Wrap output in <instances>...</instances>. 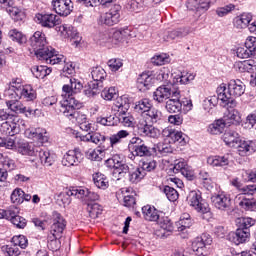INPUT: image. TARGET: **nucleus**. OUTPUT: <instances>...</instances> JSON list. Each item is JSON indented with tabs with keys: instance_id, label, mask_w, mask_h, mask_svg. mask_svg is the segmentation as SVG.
<instances>
[{
	"instance_id": "e2e57ef3",
	"label": "nucleus",
	"mask_w": 256,
	"mask_h": 256,
	"mask_svg": "<svg viewBox=\"0 0 256 256\" xmlns=\"http://www.w3.org/2000/svg\"><path fill=\"white\" fill-rule=\"evenodd\" d=\"M96 121L100 125H104V127H115V125H117V118L113 115L108 117H98Z\"/></svg>"
},
{
	"instance_id": "5fc2aeb1",
	"label": "nucleus",
	"mask_w": 256,
	"mask_h": 256,
	"mask_svg": "<svg viewBox=\"0 0 256 256\" xmlns=\"http://www.w3.org/2000/svg\"><path fill=\"white\" fill-rule=\"evenodd\" d=\"M86 155L90 161H103V158L105 157V150L98 147L93 150H89Z\"/></svg>"
},
{
	"instance_id": "c9c22d12",
	"label": "nucleus",
	"mask_w": 256,
	"mask_h": 256,
	"mask_svg": "<svg viewBox=\"0 0 256 256\" xmlns=\"http://www.w3.org/2000/svg\"><path fill=\"white\" fill-rule=\"evenodd\" d=\"M78 199L82 201H99V194L90 191L86 187H78Z\"/></svg>"
},
{
	"instance_id": "6e6552de",
	"label": "nucleus",
	"mask_w": 256,
	"mask_h": 256,
	"mask_svg": "<svg viewBox=\"0 0 256 256\" xmlns=\"http://www.w3.org/2000/svg\"><path fill=\"white\" fill-rule=\"evenodd\" d=\"M211 243H213L211 236L209 234H202L193 240L192 250L198 256H207L209 255V245Z\"/></svg>"
},
{
	"instance_id": "c03bdc74",
	"label": "nucleus",
	"mask_w": 256,
	"mask_h": 256,
	"mask_svg": "<svg viewBox=\"0 0 256 256\" xmlns=\"http://www.w3.org/2000/svg\"><path fill=\"white\" fill-rule=\"evenodd\" d=\"M142 213L146 221H159V212L155 207H151L149 205L143 206Z\"/></svg>"
},
{
	"instance_id": "39448f33",
	"label": "nucleus",
	"mask_w": 256,
	"mask_h": 256,
	"mask_svg": "<svg viewBox=\"0 0 256 256\" xmlns=\"http://www.w3.org/2000/svg\"><path fill=\"white\" fill-rule=\"evenodd\" d=\"M105 165L109 169H114L113 177L114 179H117V181H121V179L125 181L129 175V172L131 171V167H129V165L123 161L119 154L107 159Z\"/></svg>"
},
{
	"instance_id": "c85d7f7f",
	"label": "nucleus",
	"mask_w": 256,
	"mask_h": 256,
	"mask_svg": "<svg viewBox=\"0 0 256 256\" xmlns=\"http://www.w3.org/2000/svg\"><path fill=\"white\" fill-rule=\"evenodd\" d=\"M226 127L239 125L241 123V113L237 109L230 110L222 119Z\"/></svg>"
},
{
	"instance_id": "bb28decb",
	"label": "nucleus",
	"mask_w": 256,
	"mask_h": 256,
	"mask_svg": "<svg viewBox=\"0 0 256 256\" xmlns=\"http://www.w3.org/2000/svg\"><path fill=\"white\" fill-rule=\"evenodd\" d=\"M25 85L21 84V79L16 78L10 82V87L5 91L4 95L6 99H15Z\"/></svg>"
},
{
	"instance_id": "9b49d317",
	"label": "nucleus",
	"mask_w": 256,
	"mask_h": 256,
	"mask_svg": "<svg viewBox=\"0 0 256 256\" xmlns=\"http://www.w3.org/2000/svg\"><path fill=\"white\" fill-rule=\"evenodd\" d=\"M136 129L138 131V135H141V137L159 139V137L161 136V130L151 124H147V121H145L144 119L140 120L137 123Z\"/></svg>"
},
{
	"instance_id": "2f4dec72",
	"label": "nucleus",
	"mask_w": 256,
	"mask_h": 256,
	"mask_svg": "<svg viewBox=\"0 0 256 256\" xmlns=\"http://www.w3.org/2000/svg\"><path fill=\"white\" fill-rule=\"evenodd\" d=\"M234 69L239 73H251L256 69V62L254 60L236 62Z\"/></svg>"
},
{
	"instance_id": "aec40b11",
	"label": "nucleus",
	"mask_w": 256,
	"mask_h": 256,
	"mask_svg": "<svg viewBox=\"0 0 256 256\" xmlns=\"http://www.w3.org/2000/svg\"><path fill=\"white\" fill-rule=\"evenodd\" d=\"M13 5H15L13 0H0V7L6 9L7 13L14 21H22L24 17L23 11Z\"/></svg>"
},
{
	"instance_id": "774afa93",
	"label": "nucleus",
	"mask_w": 256,
	"mask_h": 256,
	"mask_svg": "<svg viewBox=\"0 0 256 256\" xmlns=\"http://www.w3.org/2000/svg\"><path fill=\"white\" fill-rule=\"evenodd\" d=\"M167 199H169L170 201H177V199H179V192H177V190H175V188L170 187V186H165L163 189Z\"/></svg>"
},
{
	"instance_id": "c756f323",
	"label": "nucleus",
	"mask_w": 256,
	"mask_h": 256,
	"mask_svg": "<svg viewBox=\"0 0 256 256\" xmlns=\"http://www.w3.org/2000/svg\"><path fill=\"white\" fill-rule=\"evenodd\" d=\"M0 133L13 137V135L19 133V125L13 121H5L0 125Z\"/></svg>"
},
{
	"instance_id": "a19ab883",
	"label": "nucleus",
	"mask_w": 256,
	"mask_h": 256,
	"mask_svg": "<svg viewBox=\"0 0 256 256\" xmlns=\"http://www.w3.org/2000/svg\"><path fill=\"white\" fill-rule=\"evenodd\" d=\"M131 133L127 130H120L109 137L110 146L115 147V145H119V143H123L124 139H127Z\"/></svg>"
},
{
	"instance_id": "603ef678",
	"label": "nucleus",
	"mask_w": 256,
	"mask_h": 256,
	"mask_svg": "<svg viewBox=\"0 0 256 256\" xmlns=\"http://www.w3.org/2000/svg\"><path fill=\"white\" fill-rule=\"evenodd\" d=\"M0 165L6 171H13L16 167L15 160L5 154H0Z\"/></svg>"
},
{
	"instance_id": "864d4df0",
	"label": "nucleus",
	"mask_w": 256,
	"mask_h": 256,
	"mask_svg": "<svg viewBox=\"0 0 256 256\" xmlns=\"http://www.w3.org/2000/svg\"><path fill=\"white\" fill-rule=\"evenodd\" d=\"M79 3L85 5V7H97L98 5H103L107 7V5H111V3H115L117 0H78Z\"/></svg>"
},
{
	"instance_id": "1a4fd4ad",
	"label": "nucleus",
	"mask_w": 256,
	"mask_h": 256,
	"mask_svg": "<svg viewBox=\"0 0 256 256\" xmlns=\"http://www.w3.org/2000/svg\"><path fill=\"white\" fill-rule=\"evenodd\" d=\"M67 227V221L59 212L52 213V225L50 227V235L53 239H61L63 237V231Z\"/></svg>"
},
{
	"instance_id": "bf43d9fd",
	"label": "nucleus",
	"mask_w": 256,
	"mask_h": 256,
	"mask_svg": "<svg viewBox=\"0 0 256 256\" xmlns=\"http://www.w3.org/2000/svg\"><path fill=\"white\" fill-rule=\"evenodd\" d=\"M144 115L149 121H151V123H157V121H161L162 117L161 111L153 108V106H151L148 112Z\"/></svg>"
},
{
	"instance_id": "0eeeda50",
	"label": "nucleus",
	"mask_w": 256,
	"mask_h": 256,
	"mask_svg": "<svg viewBox=\"0 0 256 256\" xmlns=\"http://www.w3.org/2000/svg\"><path fill=\"white\" fill-rule=\"evenodd\" d=\"M128 147L136 157H151L155 155V149L149 148V146L145 145V141L139 137L132 138Z\"/></svg>"
},
{
	"instance_id": "4be33fe9",
	"label": "nucleus",
	"mask_w": 256,
	"mask_h": 256,
	"mask_svg": "<svg viewBox=\"0 0 256 256\" xmlns=\"http://www.w3.org/2000/svg\"><path fill=\"white\" fill-rule=\"evenodd\" d=\"M24 135L28 139H34L35 141H38L40 145H43V143H47L49 141V134L47 133V130L43 128L27 129Z\"/></svg>"
},
{
	"instance_id": "a878e982",
	"label": "nucleus",
	"mask_w": 256,
	"mask_h": 256,
	"mask_svg": "<svg viewBox=\"0 0 256 256\" xmlns=\"http://www.w3.org/2000/svg\"><path fill=\"white\" fill-rule=\"evenodd\" d=\"M162 135L163 137H166V139H170L169 143L185 142V134L170 127L164 128L162 130Z\"/></svg>"
},
{
	"instance_id": "4468645a",
	"label": "nucleus",
	"mask_w": 256,
	"mask_h": 256,
	"mask_svg": "<svg viewBox=\"0 0 256 256\" xmlns=\"http://www.w3.org/2000/svg\"><path fill=\"white\" fill-rule=\"evenodd\" d=\"M6 105L10 111H13V113H24L26 117H29V115H35V113L39 111L37 109L33 110L25 107L17 98H7Z\"/></svg>"
},
{
	"instance_id": "412c9836",
	"label": "nucleus",
	"mask_w": 256,
	"mask_h": 256,
	"mask_svg": "<svg viewBox=\"0 0 256 256\" xmlns=\"http://www.w3.org/2000/svg\"><path fill=\"white\" fill-rule=\"evenodd\" d=\"M165 108L168 113H179L181 111V91L175 90L173 92V96L166 101Z\"/></svg>"
},
{
	"instance_id": "13d9d810",
	"label": "nucleus",
	"mask_w": 256,
	"mask_h": 256,
	"mask_svg": "<svg viewBox=\"0 0 256 256\" xmlns=\"http://www.w3.org/2000/svg\"><path fill=\"white\" fill-rule=\"evenodd\" d=\"M237 223H238V229L249 231V229H251V227L255 225V220L249 217H246V218L242 217V218H238Z\"/></svg>"
},
{
	"instance_id": "423d86ee",
	"label": "nucleus",
	"mask_w": 256,
	"mask_h": 256,
	"mask_svg": "<svg viewBox=\"0 0 256 256\" xmlns=\"http://www.w3.org/2000/svg\"><path fill=\"white\" fill-rule=\"evenodd\" d=\"M30 47H32L37 59H43L46 51H49L51 46H47V36L41 31H36L29 40Z\"/></svg>"
},
{
	"instance_id": "58836bf2",
	"label": "nucleus",
	"mask_w": 256,
	"mask_h": 256,
	"mask_svg": "<svg viewBox=\"0 0 256 256\" xmlns=\"http://www.w3.org/2000/svg\"><path fill=\"white\" fill-rule=\"evenodd\" d=\"M154 155L157 157H165L169 155V153H173V148L170 143L160 142L156 146L153 147Z\"/></svg>"
},
{
	"instance_id": "f8f14e48",
	"label": "nucleus",
	"mask_w": 256,
	"mask_h": 256,
	"mask_svg": "<svg viewBox=\"0 0 256 256\" xmlns=\"http://www.w3.org/2000/svg\"><path fill=\"white\" fill-rule=\"evenodd\" d=\"M187 201L198 213H209V204L203 202L201 192L191 191L187 197Z\"/></svg>"
},
{
	"instance_id": "4d7b16f0",
	"label": "nucleus",
	"mask_w": 256,
	"mask_h": 256,
	"mask_svg": "<svg viewBox=\"0 0 256 256\" xmlns=\"http://www.w3.org/2000/svg\"><path fill=\"white\" fill-rule=\"evenodd\" d=\"M93 181L98 189H107L109 187V181H107V178L103 174L96 173L93 176Z\"/></svg>"
},
{
	"instance_id": "72a5a7b5",
	"label": "nucleus",
	"mask_w": 256,
	"mask_h": 256,
	"mask_svg": "<svg viewBox=\"0 0 256 256\" xmlns=\"http://www.w3.org/2000/svg\"><path fill=\"white\" fill-rule=\"evenodd\" d=\"M153 85V76L142 73L138 79H137V88L139 91H147L151 89V86Z\"/></svg>"
},
{
	"instance_id": "7ed1b4c3",
	"label": "nucleus",
	"mask_w": 256,
	"mask_h": 256,
	"mask_svg": "<svg viewBox=\"0 0 256 256\" xmlns=\"http://www.w3.org/2000/svg\"><path fill=\"white\" fill-rule=\"evenodd\" d=\"M17 151L21 155H28L30 157H39L41 163L46 167H51L55 163V154L49 150H42L34 143H29L25 140H19L17 142Z\"/></svg>"
},
{
	"instance_id": "7c9ffc66",
	"label": "nucleus",
	"mask_w": 256,
	"mask_h": 256,
	"mask_svg": "<svg viewBox=\"0 0 256 256\" xmlns=\"http://www.w3.org/2000/svg\"><path fill=\"white\" fill-rule=\"evenodd\" d=\"M190 31L189 28H178L176 30L168 31L163 39L164 41H173L175 39H183V37H187L189 35Z\"/></svg>"
},
{
	"instance_id": "338daca9",
	"label": "nucleus",
	"mask_w": 256,
	"mask_h": 256,
	"mask_svg": "<svg viewBox=\"0 0 256 256\" xmlns=\"http://www.w3.org/2000/svg\"><path fill=\"white\" fill-rule=\"evenodd\" d=\"M2 251L7 256H19V255H21V250L19 249V246H15V245H13V246L5 245V246L2 247Z\"/></svg>"
},
{
	"instance_id": "3c124183",
	"label": "nucleus",
	"mask_w": 256,
	"mask_h": 256,
	"mask_svg": "<svg viewBox=\"0 0 256 256\" xmlns=\"http://www.w3.org/2000/svg\"><path fill=\"white\" fill-rule=\"evenodd\" d=\"M87 212L89 213V217L91 219H97L99 215L103 212V206L98 203H88Z\"/></svg>"
},
{
	"instance_id": "052dcab7",
	"label": "nucleus",
	"mask_w": 256,
	"mask_h": 256,
	"mask_svg": "<svg viewBox=\"0 0 256 256\" xmlns=\"http://www.w3.org/2000/svg\"><path fill=\"white\" fill-rule=\"evenodd\" d=\"M101 97L105 101H112V99H115V97H117V88L115 87L102 88Z\"/></svg>"
},
{
	"instance_id": "e433bc0d",
	"label": "nucleus",
	"mask_w": 256,
	"mask_h": 256,
	"mask_svg": "<svg viewBox=\"0 0 256 256\" xmlns=\"http://www.w3.org/2000/svg\"><path fill=\"white\" fill-rule=\"evenodd\" d=\"M71 197H76V199H79L78 188H72L66 192L60 193L58 196V201H61L64 207H67V205L71 204Z\"/></svg>"
},
{
	"instance_id": "a211bd4d",
	"label": "nucleus",
	"mask_w": 256,
	"mask_h": 256,
	"mask_svg": "<svg viewBox=\"0 0 256 256\" xmlns=\"http://www.w3.org/2000/svg\"><path fill=\"white\" fill-rule=\"evenodd\" d=\"M102 23L104 25H108L109 27H113V25H117L121 19V6L115 5L108 12H106L102 17Z\"/></svg>"
},
{
	"instance_id": "a18cd8bd",
	"label": "nucleus",
	"mask_w": 256,
	"mask_h": 256,
	"mask_svg": "<svg viewBox=\"0 0 256 256\" xmlns=\"http://www.w3.org/2000/svg\"><path fill=\"white\" fill-rule=\"evenodd\" d=\"M225 127H227L226 124L223 122L222 119H219L209 125L208 133H210V135H221V133L225 131Z\"/></svg>"
},
{
	"instance_id": "6ab92c4d",
	"label": "nucleus",
	"mask_w": 256,
	"mask_h": 256,
	"mask_svg": "<svg viewBox=\"0 0 256 256\" xmlns=\"http://www.w3.org/2000/svg\"><path fill=\"white\" fill-rule=\"evenodd\" d=\"M35 21L48 29L57 27L61 23V19L57 14H37Z\"/></svg>"
},
{
	"instance_id": "ddd939ff",
	"label": "nucleus",
	"mask_w": 256,
	"mask_h": 256,
	"mask_svg": "<svg viewBox=\"0 0 256 256\" xmlns=\"http://www.w3.org/2000/svg\"><path fill=\"white\" fill-rule=\"evenodd\" d=\"M81 161H83V152H81V149L75 148L74 150H69L63 156L62 165L64 167H77Z\"/></svg>"
},
{
	"instance_id": "2eb2a0df",
	"label": "nucleus",
	"mask_w": 256,
	"mask_h": 256,
	"mask_svg": "<svg viewBox=\"0 0 256 256\" xmlns=\"http://www.w3.org/2000/svg\"><path fill=\"white\" fill-rule=\"evenodd\" d=\"M214 0H188L186 3L189 11H195L197 17H201V14L205 13L211 7V3Z\"/></svg>"
},
{
	"instance_id": "4c0bfd02",
	"label": "nucleus",
	"mask_w": 256,
	"mask_h": 256,
	"mask_svg": "<svg viewBox=\"0 0 256 256\" xmlns=\"http://www.w3.org/2000/svg\"><path fill=\"white\" fill-rule=\"evenodd\" d=\"M207 163L211 167H227L229 165V154L224 156H210L207 159Z\"/></svg>"
},
{
	"instance_id": "37998d69",
	"label": "nucleus",
	"mask_w": 256,
	"mask_h": 256,
	"mask_svg": "<svg viewBox=\"0 0 256 256\" xmlns=\"http://www.w3.org/2000/svg\"><path fill=\"white\" fill-rule=\"evenodd\" d=\"M251 20V14H242L236 16L233 21L234 27H236V29H245L246 27H249V23H251Z\"/></svg>"
},
{
	"instance_id": "5701e85b",
	"label": "nucleus",
	"mask_w": 256,
	"mask_h": 256,
	"mask_svg": "<svg viewBox=\"0 0 256 256\" xmlns=\"http://www.w3.org/2000/svg\"><path fill=\"white\" fill-rule=\"evenodd\" d=\"M56 29L58 33H60V35L64 37V39H73L76 47L77 45H79V43H81V37L77 33V30L73 28V26L65 24V25L59 26Z\"/></svg>"
},
{
	"instance_id": "49530a36",
	"label": "nucleus",
	"mask_w": 256,
	"mask_h": 256,
	"mask_svg": "<svg viewBox=\"0 0 256 256\" xmlns=\"http://www.w3.org/2000/svg\"><path fill=\"white\" fill-rule=\"evenodd\" d=\"M128 181L130 183H139L143 177H145V172L142 171L141 168H130V172H128Z\"/></svg>"
},
{
	"instance_id": "f3484780",
	"label": "nucleus",
	"mask_w": 256,
	"mask_h": 256,
	"mask_svg": "<svg viewBox=\"0 0 256 256\" xmlns=\"http://www.w3.org/2000/svg\"><path fill=\"white\" fill-rule=\"evenodd\" d=\"M211 202L215 209L219 211H231V197L227 194H216L211 197Z\"/></svg>"
},
{
	"instance_id": "f03ea898",
	"label": "nucleus",
	"mask_w": 256,
	"mask_h": 256,
	"mask_svg": "<svg viewBox=\"0 0 256 256\" xmlns=\"http://www.w3.org/2000/svg\"><path fill=\"white\" fill-rule=\"evenodd\" d=\"M219 101L223 107H230L233 109L237 107V97H241L245 94V83L239 79H232L228 82V85L222 83L216 89Z\"/></svg>"
},
{
	"instance_id": "79ce46f5",
	"label": "nucleus",
	"mask_w": 256,
	"mask_h": 256,
	"mask_svg": "<svg viewBox=\"0 0 256 256\" xmlns=\"http://www.w3.org/2000/svg\"><path fill=\"white\" fill-rule=\"evenodd\" d=\"M101 91H103V83L90 82L88 87L84 89V95H86V97H95V95H99Z\"/></svg>"
},
{
	"instance_id": "69168bd1",
	"label": "nucleus",
	"mask_w": 256,
	"mask_h": 256,
	"mask_svg": "<svg viewBox=\"0 0 256 256\" xmlns=\"http://www.w3.org/2000/svg\"><path fill=\"white\" fill-rule=\"evenodd\" d=\"M241 178L244 183H256V171L253 170H243L241 172Z\"/></svg>"
},
{
	"instance_id": "20e7f679",
	"label": "nucleus",
	"mask_w": 256,
	"mask_h": 256,
	"mask_svg": "<svg viewBox=\"0 0 256 256\" xmlns=\"http://www.w3.org/2000/svg\"><path fill=\"white\" fill-rule=\"evenodd\" d=\"M222 139L228 147L237 149L241 157L251 155L256 151V140H241V138H239V133L235 132V130L226 131Z\"/></svg>"
},
{
	"instance_id": "09e8293b",
	"label": "nucleus",
	"mask_w": 256,
	"mask_h": 256,
	"mask_svg": "<svg viewBox=\"0 0 256 256\" xmlns=\"http://www.w3.org/2000/svg\"><path fill=\"white\" fill-rule=\"evenodd\" d=\"M91 76L93 79L92 83H103V80L107 77V72L101 67H94L92 68Z\"/></svg>"
},
{
	"instance_id": "393cba45",
	"label": "nucleus",
	"mask_w": 256,
	"mask_h": 256,
	"mask_svg": "<svg viewBox=\"0 0 256 256\" xmlns=\"http://www.w3.org/2000/svg\"><path fill=\"white\" fill-rule=\"evenodd\" d=\"M80 141L84 143H94V145H103L107 141V136L101 132H88L86 135H80Z\"/></svg>"
},
{
	"instance_id": "6e6d98bb",
	"label": "nucleus",
	"mask_w": 256,
	"mask_h": 256,
	"mask_svg": "<svg viewBox=\"0 0 256 256\" xmlns=\"http://www.w3.org/2000/svg\"><path fill=\"white\" fill-rule=\"evenodd\" d=\"M176 83L181 85H186V83H191L195 79V74L189 72H181L180 74L174 76Z\"/></svg>"
},
{
	"instance_id": "dca6fc26",
	"label": "nucleus",
	"mask_w": 256,
	"mask_h": 256,
	"mask_svg": "<svg viewBox=\"0 0 256 256\" xmlns=\"http://www.w3.org/2000/svg\"><path fill=\"white\" fill-rule=\"evenodd\" d=\"M53 10L60 17H67L73 11V2L71 0H52Z\"/></svg>"
},
{
	"instance_id": "f704fd0d",
	"label": "nucleus",
	"mask_w": 256,
	"mask_h": 256,
	"mask_svg": "<svg viewBox=\"0 0 256 256\" xmlns=\"http://www.w3.org/2000/svg\"><path fill=\"white\" fill-rule=\"evenodd\" d=\"M245 192L243 194H239L236 197V203H238L239 207L245 209L246 211H253L255 209L256 201L255 199L245 198Z\"/></svg>"
},
{
	"instance_id": "9d476101",
	"label": "nucleus",
	"mask_w": 256,
	"mask_h": 256,
	"mask_svg": "<svg viewBox=\"0 0 256 256\" xmlns=\"http://www.w3.org/2000/svg\"><path fill=\"white\" fill-rule=\"evenodd\" d=\"M174 91H179V89L173 88L172 83L161 85L153 92V99L156 103H165V101L171 99Z\"/></svg>"
},
{
	"instance_id": "de8ad7c7",
	"label": "nucleus",
	"mask_w": 256,
	"mask_h": 256,
	"mask_svg": "<svg viewBox=\"0 0 256 256\" xmlns=\"http://www.w3.org/2000/svg\"><path fill=\"white\" fill-rule=\"evenodd\" d=\"M151 107H152L151 101H149V99L147 98H144L135 103L134 111H136V113H141L142 115H146V113Z\"/></svg>"
},
{
	"instance_id": "cd10ccee",
	"label": "nucleus",
	"mask_w": 256,
	"mask_h": 256,
	"mask_svg": "<svg viewBox=\"0 0 256 256\" xmlns=\"http://www.w3.org/2000/svg\"><path fill=\"white\" fill-rule=\"evenodd\" d=\"M14 99L35 101V99H37V91H35V89H33V86L31 85H24V87L20 91H18V94Z\"/></svg>"
},
{
	"instance_id": "b1692460",
	"label": "nucleus",
	"mask_w": 256,
	"mask_h": 256,
	"mask_svg": "<svg viewBox=\"0 0 256 256\" xmlns=\"http://www.w3.org/2000/svg\"><path fill=\"white\" fill-rule=\"evenodd\" d=\"M39 61H44L48 63V65H57L59 63H65V56L55 54V49L50 47V49L43 54L42 58H39Z\"/></svg>"
},
{
	"instance_id": "8fccbe9b",
	"label": "nucleus",
	"mask_w": 256,
	"mask_h": 256,
	"mask_svg": "<svg viewBox=\"0 0 256 256\" xmlns=\"http://www.w3.org/2000/svg\"><path fill=\"white\" fill-rule=\"evenodd\" d=\"M8 37L11 39V41H15L16 43H19L20 45H23V43H27V37L23 35V33L17 29H12L8 32Z\"/></svg>"
},
{
	"instance_id": "0e129e2a",
	"label": "nucleus",
	"mask_w": 256,
	"mask_h": 256,
	"mask_svg": "<svg viewBox=\"0 0 256 256\" xmlns=\"http://www.w3.org/2000/svg\"><path fill=\"white\" fill-rule=\"evenodd\" d=\"M23 197H25V192L21 188H16L11 194V201L16 205H21L23 203Z\"/></svg>"
},
{
	"instance_id": "680f3d73",
	"label": "nucleus",
	"mask_w": 256,
	"mask_h": 256,
	"mask_svg": "<svg viewBox=\"0 0 256 256\" xmlns=\"http://www.w3.org/2000/svg\"><path fill=\"white\" fill-rule=\"evenodd\" d=\"M157 221L160 229L163 231H167V233H171V231H173V222H171L169 217H160Z\"/></svg>"
},
{
	"instance_id": "473e14b6",
	"label": "nucleus",
	"mask_w": 256,
	"mask_h": 256,
	"mask_svg": "<svg viewBox=\"0 0 256 256\" xmlns=\"http://www.w3.org/2000/svg\"><path fill=\"white\" fill-rule=\"evenodd\" d=\"M231 237L232 243L235 245H241V243H247V241H249V237H251V231L238 228L236 233H233Z\"/></svg>"
},
{
	"instance_id": "f257e3e1",
	"label": "nucleus",
	"mask_w": 256,
	"mask_h": 256,
	"mask_svg": "<svg viewBox=\"0 0 256 256\" xmlns=\"http://www.w3.org/2000/svg\"><path fill=\"white\" fill-rule=\"evenodd\" d=\"M81 89H83V84L75 78H70V83L62 87L61 112L68 119H77L79 115L77 110L83 107V102L73 97V95L81 93Z\"/></svg>"
},
{
	"instance_id": "ea45409f",
	"label": "nucleus",
	"mask_w": 256,
	"mask_h": 256,
	"mask_svg": "<svg viewBox=\"0 0 256 256\" xmlns=\"http://www.w3.org/2000/svg\"><path fill=\"white\" fill-rule=\"evenodd\" d=\"M231 185H233V187H236V189H240L242 193H244V195H255L256 193V184L247 185L243 187V184H241V181H239V178L232 179Z\"/></svg>"
}]
</instances>
